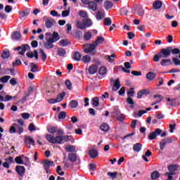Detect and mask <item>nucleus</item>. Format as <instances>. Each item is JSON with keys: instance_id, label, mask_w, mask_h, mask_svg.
Segmentation results:
<instances>
[{"instance_id": "obj_1", "label": "nucleus", "mask_w": 180, "mask_h": 180, "mask_svg": "<svg viewBox=\"0 0 180 180\" xmlns=\"http://www.w3.org/2000/svg\"><path fill=\"white\" fill-rule=\"evenodd\" d=\"M105 41V38L102 36L98 37L94 44H84V51L86 54L91 53V56H95L96 54V47H98V44H101Z\"/></svg>"}, {"instance_id": "obj_2", "label": "nucleus", "mask_w": 180, "mask_h": 180, "mask_svg": "<svg viewBox=\"0 0 180 180\" xmlns=\"http://www.w3.org/2000/svg\"><path fill=\"white\" fill-rule=\"evenodd\" d=\"M46 139L51 144H63V141H64V136H56L54 137L51 134H47Z\"/></svg>"}, {"instance_id": "obj_3", "label": "nucleus", "mask_w": 180, "mask_h": 180, "mask_svg": "<svg viewBox=\"0 0 180 180\" xmlns=\"http://www.w3.org/2000/svg\"><path fill=\"white\" fill-rule=\"evenodd\" d=\"M30 50V46L28 44H23L21 46H17L14 49V51H18V54L20 56H24L25 53H26V50ZM19 50H22L20 51Z\"/></svg>"}, {"instance_id": "obj_4", "label": "nucleus", "mask_w": 180, "mask_h": 180, "mask_svg": "<svg viewBox=\"0 0 180 180\" xmlns=\"http://www.w3.org/2000/svg\"><path fill=\"white\" fill-rule=\"evenodd\" d=\"M45 20V26L46 29H51L54 26V25H57V22H56V20L51 18H44Z\"/></svg>"}, {"instance_id": "obj_5", "label": "nucleus", "mask_w": 180, "mask_h": 180, "mask_svg": "<svg viewBox=\"0 0 180 180\" xmlns=\"http://www.w3.org/2000/svg\"><path fill=\"white\" fill-rule=\"evenodd\" d=\"M161 133H162V130H161V129H160V128H157L154 130L153 132H151L148 135V140H155V139H157V136H160V134H161Z\"/></svg>"}, {"instance_id": "obj_6", "label": "nucleus", "mask_w": 180, "mask_h": 180, "mask_svg": "<svg viewBox=\"0 0 180 180\" xmlns=\"http://www.w3.org/2000/svg\"><path fill=\"white\" fill-rule=\"evenodd\" d=\"M172 143V139L171 138H165L162 139L160 142V148L162 151L164 148H165V146L167 144H171Z\"/></svg>"}, {"instance_id": "obj_7", "label": "nucleus", "mask_w": 180, "mask_h": 180, "mask_svg": "<svg viewBox=\"0 0 180 180\" xmlns=\"http://www.w3.org/2000/svg\"><path fill=\"white\" fill-rule=\"evenodd\" d=\"M160 58H167V56L164 53V49H162L158 54L155 55L153 57V61L155 63H158Z\"/></svg>"}, {"instance_id": "obj_8", "label": "nucleus", "mask_w": 180, "mask_h": 180, "mask_svg": "<svg viewBox=\"0 0 180 180\" xmlns=\"http://www.w3.org/2000/svg\"><path fill=\"white\" fill-rule=\"evenodd\" d=\"M41 164H43L44 169H50V167L54 165V162L51 160H49L47 159H44L41 161Z\"/></svg>"}, {"instance_id": "obj_9", "label": "nucleus", "mask_w": 180, "mask_h": 180, "mask_svg": "<svg viewBox=\"0 0 180 180\" xmlns=\"http://www.w3.org/2000/svg\"><path fill=\"white\" fill-rule=\"evenodd\" d=\"M15 171L17 174L19 175V176H21V178H23L25 173L26 172V169L23 166L17 165L15 167Z\"/></svg>"}, {"instance_id": "obj_10", "label": "nucleus", "mask_w": 180, "mask_h": 180, "mask_svg": "<svg viewBox=\"0 0 180 180\" xmlns=\"http://www.w3.org/2000/svg\"><path fill=\"white\" fill-rule=\"evenodd\" d=\"M53 43L55 42H53L51 39H47V41L44 43V49L46 50H51V49H54Z\"/></svg>"}, {"instance_id": "obj_11", "label": "nucleus", "mask_w": 180, "mask_h": 180, "mask_svg": "<svg viewBox=\"0 0 180 180\" xmlns=\"http://www.w3.org/2000/svg\"><path fill=\"white\" fill-rule=\"evenodd\" d=\"M120 79L119 78H117L115 81L114 82L113 86L112 87V91L114 92H116V91H119L120 89Z\"/></svg>"}, {"instance_id": "obj_12", "label": "nucleus", "mask_w": 180, "mask_h": 180, "mask_svg": "<svg viewBox=\"0 0 180 180\" xmlns=\"http://www.w3.org/2000/svg\"><path fill=\"white\" fill-rule=\"evenodd\" d=\"M143 95H145L146 96H147V95H150V91H148V89H143L139 91L137 93V99H141Z\"/></svg>"}, {"instance_id": "obj_13", "label": "nucleus", "mask_w": 180, "mask_h": 180, "mask_svg": "<svg viewBox=\"0 0 180 180\" xmlns=\"http://www.w3.org/2000/svg\"><path fill=\"white\" fill-rule=\"evenodd\" d=\"M98 72V65H91L89 68V74L91 75H94V74H96Z\"/></svg>"}, {"instance_id": "obj_14", "label": "nucleus", "mask_w": 180, "mask_h": 180, "mask_svg": "<svg viewBox=\"0 0 180 180\" xmlns=\"http://www.w3.org/2000/svg\"><path fill=\"white\" fill-rule=\"evenodd\" d=\"M162 6V1L160 0H156L153 4V8L155 10L161 9V7Z\"/></svg>"}, {"instance_id": "obj_15", "label": "nucleus", "mask_w": 180, "mask_h": 180, "mask_svg": "<svg viewBox=\"0 0 180 180\" xmlns=\"http://www.w3.org/2000/svg\"><path fill=\"white\" fill-rule=\"evenodd\" d=\"M89 9L93 11V12H96L98 11V4L95 1H91L88 5Z\"/></svg>"}, {"instance_id": "obj_16", "label": "nucleus", "mask_w": 180, "mask_h": 180, "mask_svg": "<svg viewBox=\"0 0 180 180\" xmlns=\"http://www.w3.org/2000/svg\"><path fill=\"white\" fill-rule=\"evenodd\" d=\"M142 148H143V145H141V143H136L133 146V150L135 151L136 153H140Z\"/></svg>"}, {"instance_id": "obj_17", "label": "nucleus", "mask_w": 180, "mask_h": 180, "mask_svg": "<svg viewBox=\"0 0 180 180\" xmlns=\"http://www.w3.org/2000/svg\"><path fill=\"white\" fill-rule=\"evenodd\" d=\"M81 57H82V55L79 51H75L73 53L72 59L75 61H81Z\"/></svg>"}, {"instance_id": "obj_18", "label": "nucleus", "mask_w": 180, "mask_h": 180, "mask_svg": "<svg viewBox=\"0 0 180 180\" xmlns=\"http://www.w3.org/2000/svg\"><path fill=\"white\" fill-rule=\"evenodd\" d=\"M60 35H58V32H53L52 34V37L49 38L53 43L58 41L60 40Z\"/></svg>"}, {"instance_id": "obj_19", "label": "nucleus", "mask_w": 180, "mask_h": 180, "mask_svg": "<svg viewBox=\"0 0 180 180\" xmlns=\"http://www.w3.org/2000/svg\"><path fill=\"white\" fill-rule=\"evenodd\" d=\"M20 37H22V34L19 32H14L11 35L12 40H20Z\"/></svg>"}, {"instance_id": "obj_20", "label": "nucleus", "mask_w": 180, "mask_h": 180, "mask_svg": "<svg viewBox=\"0 0 180 180\" xmlns=\"http://www.w3.org/2000/svg\"><path fill=\"white\" fill-rule=\"evenodd\" d=\"M155 77H157V74H155V72H149L147 73L146 78L148 81H153V79H154L155 78Z\"/></svg>"}, {"instance_id": "obj_21", "label": "nucleus", "mask_w": 180, "mask_h": 180, "mask_svg": "<svg viewBox=\"0 0 180 180\" xmlns=\"http://www.w3.org/2000/svg\"><path fill=\"white\" fill-rule=\"evenodd\" d=\"M104 8L106 11H109V9H112L113 8V3L112 1L107 0L104 2Z\"/></svg>"}, {"instance_id": "obj_22", "label": "nucleus", "mask_w": 180, "mask_h": 180, "mask_svg": "<svg viewBox=\"0 0 180 180\" xmlns=\"http://www.w3.org/2000/svg\"><path fill=\"white\" fill-rule=\"evenodd\" d=\"M68 160L70 161V162H77V155L75 153H70L68 155Z\"/></svg>"}, {"instance_id": "obj_23", "label": "nucleus", "mask_w": 180, "mask_h": 180, "mask_svg": "<svg viewBox=\"0 0 180 180\" xmlns=\"http://www.w3.org/2000/svg\"><path fill=\"white\" fill-rule=\"evenodd\" d=\"M98 150L95 149H91L89 152V155L90 156V158H96L98 157Z\"/></svg>"}, {"instance_id": "obj_24", "label": "nucleus", "mask_w": 180, "mask_h": 180, "mask_svg": "<svg viewBox=\"0 0 180 180\" xmlns=\"http://www.w3.org/2000/svg\"><path fill=\"white\" fill-rule=\"evenodd\" d=\"M64 96H65V91H63L61 94H58L57 96H56V102L58 103V102H61L63 101V99H64Z\"/></svg>"}, {"instance_id": "obj_25", "label": "nucleus", "mask_w": 180, "mask_h": 180, "mask_svg": "<svg viewBox=\"0 0 180 180\" xmlns=\"http://www.w3.org/2000/svg\"><path fill=\"white\" fill-rule=\"evenodd\" d=\"M25 144H29L30 146H34L35 145L34 139H33V138H32L30 136L25 139Z\"/></svg>"}, {"instance_id": "obj_26", "label": "nucleus", "mask_w": 180, "mask_h": 180, "mask_svg": "<svg viewBox=\"0 0 180 180\" xmlns=\"http://www.w3.org/2000/svg\"><path fill=\"white\" fill-rule=\"evenodd\" d=\"M160 176V172L158 171H154L150 174V178L153 180L158 179V178Z\"/></svg>"}, {"instance_id": "obj_27", "label": "nucleus", "mask_w": 180, "mask_h": 180, "mask_svg": "<svg viewBox=\"0 0 180 180\" xmlns=\"http://www.w3.org/2000/svg\"><path fill=\"white\" fill-rule=\"evenodd\" d=\"M65 54H67L65 49L63 48L58 49V56H59V57H65Z\"/></svg>"}, {"instance_id": "obj_28", "label": "nucleus", "mask_w": 180, "mask_h": 180, "mask_svg": "<svg viewBox=\"0 0 180 180\" xmlns=\"http://www.w3.org/2000/svg\"><path fill=\"white\" fill-rule=\"evenodd\" d=\"M145 113H147L146 110H140L139 113L137 112H134V117H141Z\"/></svg>"}, {"instance_id": "obj_29", "label": "nucleus", "mask_w": 180, "mask_h": 180, "mask_svg": "<svg viewBox=\"0 0 180 180\" xmlns=\"http://www.w3.org/2000/svg\"><path fill=\"white\" fill-rule=\"evenodd\" d=\"M168 171H169V172H175V171H176V169H178V165H169L167 167Z\"/></svg>"}, {"instance_id": "obj_30", "label": "nucleus", "mask_w": 180, "mask_h": 180, "mask_svg": "<svg viewBox=\"0 0 180 180\" xmlns=\"http://www.w3.org/2000/svg\"><path fill=\"white\" fill-rule=\"evenodd\" d=\"M83 23L86 27H90V26H92V20L89 18L84 19Z\"/></svg>"}, {"instance_id": "obj_31", "label": "nucleus", "mask_w": 180, "mask_h": 180, "mask_svg": "<svg viewBox=\"0 0 180 180\" xmlns=\"http://www.w3.org/2000/svg\"><path fill=\"white\" fill-rule=\"evenodd\" d=\"M108 72V68L105 66H102L98 69V74L100 75H105Z\"/></svg>"}, {"instance_id": "obj_32", "label": "nucleus", "mask_w": 180, "mask_h": 180, "mask_svg": "<svg viewBox=\"0 0 180 180\" xmlns=\"http://www.w3.org/2000/svg\"><path fill=\"white\" fill-rule=\"evenodd\" d=\"M11 57V52L9 51H4L1 53V58L4 60H6V58H9Z\"/></svg>"}, {"instance_id": "obj_33", "label": "nucleus", "mask_w": 180, "mask_h": 180, "mask_svg": "<svg viewBox=\"0 0 180 180\" xmlns=\"http://www.w3.org/2000/svg\"><path fill=\"white\" fill-rule=\"evenodd\" d=\"M65 150L67 153H74V151H75V146L69 145L65 148Z\"/></svg>"}, {"instance_id": "obj_34", "label": "nucleus", "mask_w": 180, "mask_h": 180, "mask_svg": "<svg viewBox=\"0 0 180 180\" xmlns=\"http://www.w3.org/2000/svg\"><path fill=\"white\" fill-rule=\"evenodd\" d=\"M29 13H30L29 9H25L24 11L19 12L20 18H25V16H28Z\"/></svg>"}, {"instance_id": "obj_35", "label": "nucleus", "mask_w": 180, "mask_h": 180, "mask_svg": "<svg viewBox=\"0 0 180 180\" xmlns=\"http://www.w3.org/2000/svg\"><path fill=\"white\" fill-rule=\"evenodd\" d=\"M100 129H101V130H102V131L106 132L109 130L110 127L108 124L103 123L100 126Z\"/></svg>"}, {"instance_id": "obj_36", "label": "nucleus", "mask_w": 180, "mask_h": 180, "mask_svg": "<svg viewBox=\"0 0 180 180\" xmlns=\"http://www.w3.org/2000/svg\"><path fill=\"white\" fill-rule=\"evenodd\" d=\"M136 12H137V15H139V16H144V10H143L141 6L137 7Z\"/></svg>"}, {"instance_id": "obj_37", "label": "nucleus", "mask_w": 180, "mask_h": 180, "mask_svg": "<svg viewBox=\"0 0 180 180\" xmlns=\"http://www.w3.org/2000/svg\"><path fill=\"white\" fill-rule=\"evenodd\" d=\"M84 39L86 41H89L92 39V34L89 32H87L84 35Z\"/></svg>"}, {"instance_id": "obj_38", "label": "nucleus", "mask_w": 180, "mask_h": 180, "mask_svg": "<svg viewBox=\"0 0 180 180\" xmlns=\"http://www.w3.org/2000/svg\"><path fill=\"white\" fill-rule=\"evenodd\" d=\"M65 85H66V88L67 89H68L69 91H71L72 89V84L71 83V80L70 79H67L65 82Z\"/></svg>"}, {"instance_id": "obj_39", "label": "nucleus", "mask_w": 180, "mask_h": 180, "mask_svg": "<svg viewBox=\"0 0 180 180\" xmlns=\"http://www.w3.org/2000/svg\"><path fill=\"white\" fill-rule=\"evenodd\" d=\"M104 26H110L112 25V19L110 18H105L103 20Z\"/></svg>"}, {"instance_id": "obj_40", "label": "nucleus", "mask_w": 180, "mask_h": 180, "mask_svg": "<svg viewBox=\"0 0 180 180\" xmlns=\"http://www.w3.org/2000/svg\"><path fill=\"white\" fill-rule=\"evenodd\" d=\"M58 44H60L62 47H66V46H68L70 44V42L67 41L66 39H61L59 42Z\"/></svg>"}, {"instance_id": "obj_41", "label": "nucleus", "mask_w": 180, "mask_h": 180, "mask_svg": "<svg viewBox=\"0 0 180 180\" xmlns=\"http://www.w3.org/2000/svg\"><path fill=\"white\" fill-rule=\"evenodd\" d=\"M105 18V15H103V13L102 11H98L96 13V19L97 20H102Z\"/></svg>"}, {"instance_id": "obj_42", "label": "nucleus", "mask_w": 180, "mask_h": 180, "mask_svg": "<svg viewBox=\"0 0 180 180\" xmlns=\"http://www.w3.org/2000/svg\"><path fill=\"white\" fill-rule=\"evenodd\" d=\"M70 106L72 109H75L78 106V101L72 100L70 103Z\"/></svg>"}, {"instance_id": "obj_43", "label": "nucleus", "mask_w": 180, "mask_h": 180, "mask_svg": "<svg viewBox=\"0 0 180 180\" xmlns=\"http://www.w3.org/2000/svg\"><path fill=\"white\" fill-rule=\"evenodd\" d=\"M92 105H94V106H96V108H98V106H99V98L94 97L92 99Z\"/></svg>"}, {"instance_id": "obj_44", "label": "nucleus", "mask_w": 180, "mask_h": 180, "mask_svg": "<svg viewBox=\"0 0 180 180\" xmlns=\"http://www.w3.org/2000/svg\"><path fill=\"white\" fill-rule=\"evenodd\" d=\"M77 26L78 29H82V30L86 28V27H85V24L81 21H77Z\"/></svg>"}, {"instance_id": "obj_45", "label": "nucleus", "mask_w": 180, "mask_h": 180, "mask_svg": "<svg viewBox=\"0 0 180 180\" xmlns=\"http://www.w3.org/2000/svg\"><path fill=\"white\" fill-rule=\"evenodd\" d=\"M75 39H77V40H81V38L82 37V32L76 31L75 32Z\"/></svg>"}, {"instance_id": "obj_46", "label": "nucleus", "mask_w": 180, "mask_h": 180, "mask_svg": "<svg viewBox=\"0 0 180 180\" xmlns=\"http://www.w3.org/2000/svg\"><path fill=\"white\" fill-rule=\"evenodd\" d=\"M30 67H31V72H37V65H34V63H30Z\"/></svg>"}, {"instance_id": "obj_47", "label": "nucleus", "mask_w": 180, "mask_h": 180, "mask_svg": "<svg viewBox=\"0 0 180 180\" xmlns=\"http://www.w3.org/2000/svg\"><path fill=\"white\" fill-rule=\"evenodd\" d=\"M15 126H16V128H17V133L18 134H22V133H23V127H22V125H19V124H14Z\"/></svg>"}, {"instance_id": "obj_48", "label": "nucleus", "mask_w": 180, "mask_h": 180, "mask_svg": "<svg viewBox=\"0 0 180 180\" xmlns=\"http://www.w3.org/2000/svg\"><path fill=\"white\" fill-rule=\"evenodd\" d=\"M134 94H136V91H134V88H129V91H127V96L130 98H133V96H134Z\"/></svg>"}, {"instance_id": "obj_49", "label": "nucleus", "mask_w": 180, "mask_h": 180, "mask_svg": "<svg viewBox=\"0 0 180 180\" xmlns=\"http://www.w3.org/2000/svg\"><path fill=\"white\" fill-rule=\"evenodd\" d=\"M9 79H11V76H4L0 78L1 82H4V84H6Z\"/></svg>"}, {"instance_id": "obj_50", "label": "nucleus", "mask_w": 180, "mask_h": 180, "mask_svg": "<svg viewBox=\"0 0 180 180\" xmlns=\"http://www.w3.org/2000/svg\"><path fill=\"white\" fill-rule=\"evenodd\" d=\"M39 53H41V58H42V61H46V60H47V55L46 54V53H44V51L41 49H39Z\"/></svg>"}, {"instance_id": "obj_51", "label": "nucleus", "mask_w": 180, "mask_h": 180, "mask_svg": "<svg viewBox=\"0 0 180 180\" xmlns=\"http://www.w3.org/2000/svg\"><path fill=\"white\" fill-rule=\"evenodd\" d=\"M82 61H83V63H89V61H91V56H89V55L84 56L82 58Z\"/></svg>"}, {"instance_id": "obj_52", "label": "nucleus", "mask_w": 180, "mask_h": 180, "mask_svg": "<svg viewBox=\"0 0 180 180\" xmlns=\"http://www.w3.org/2000/svg\"><path fill=\"white\" fill-rule=\"evenodd\" d=\"M106 57L108 63H113L115 61V59L113 58H116V55L112 54L111 56H107Z\"/></svg>"}, {"instance_id": "obj_53", "label": "nucleus", "mask_w": 180, "mask_h": 180, "mask_svg": "<svg viewBox=\"0 0 180 180\" xmlns=\"http://www.w3.org/2000/svg\"><path fill=\"white\" fill-rule=\"evenodd\" d=\"M70 7L68 8V10L62 11V18H67V16H70Z\"/></svg>"}, {"instance_id": "obj_54", "label": "nucleus", "mask_w": 180, "mask_h": 180, "mask_svg": "<svg viewBox=\"0 0 180 180\" xmlns=\"http://www.w3.org/2000/svg\"><path fill=\"white\" fill-rule=\"evenodd\" d=\"M67 117V112H65V111H61L60 112H59L58 115V119L59 120H64L65 119V117Z\"/></svg>"}, {"instance_id": "obj_55", "label": "nucleus", "mask_w": 180, "mask_h": 180, "mask_svg": "<svg viewBox=\"0 0 180 180\" xmlns=\"http://www.w3.org/2000/svg\"><path fill=\"white\" fill-rule=\"evenodd\" d=\"M107 175H108V176H110L112 178V179H116V176H117V172H108L107 173Z\"/></svg>"}, {"instance_id": "obj_56", "label": "nucleus", "mask_w": 180, "mask_h": 180, "mask_svg": "<svg viewBox=\"0 0 180 180\" xmlns=\"http://www.w3.org/2000/svg\"><path fill=\"white\" fill-rule=\"evenodd\" d=\"M15 161L16 164H18V165L25 164L23 163V160H22V156H17L15 159Z\"/></svg>"}, {"instance_id": "obj_57", "label": "nucleus", "mask_w": 180, "mask_h": 180, "mask_svg": "<svg viewBox=\"0 0 180 180\" xmlns=\"http://www.w3.org/2000/svg\"><path fill=\"white\" fill-rule=\"evenodd\" d=\"M167 63H170V64L172 65V62H171L169 59H162L160 62V65H162V67H165V64H167Z\"/></svg>"}, {"instance_id": "obj_58", "label": "nucleus", "mask_w": 180, "mask_h": 180, "mask_svg": "<svg viewBox=\"0 0 180 180\" xmlns=\"http://www.w3.org/2000/svg\"><path fill=\"white\" fill-rule=\"evenodd\" d=\"M117 120H119V122H124V115L122 113H118L117 115Z\"/></svg>"}, {"instance_id": "obj_59", "label": "nucleus", "mask_w": 180, "mask_h": 180, "mask_svg": "<svg viewBox=\"0 0 180 180\" xmlns=\"http://www.w3.org/2000/svg\"><path fill=\"white\" fill-rule=\"evenodd\" d=\"M50 15H51V16L58 17V18H60L61 16L60 14H58V12H57L56 10H52L50 12Z\"/></svg>"}, {"instance_id": "obj_60", "label": "nucleus", "mask_w": 180, "mask_h": 180, "mask_svg": "<svg viewBox=\"0 0 180 180\" xmlns=\"http://www.w3.org/2000/svg\"><path fill=\"white\" fill-rule=\"evenodd\" d=\"M79 15L81 18H88V13H86V11H80L79 12Z\"/></svg>"}, {"instance_id": "obj_61", "label": "nucleus", "mask_w": 180, "mask_h": 180, "mask_svg": "<svg viewBox=\"0 0 180 180\" xmlns=\"http://www.w3.org/2000/svg\"><path fill=\"white\" fill-rule=\"evenodd\" d=\"M4 11L6 13H11V12H12V6H9V5L6 6Z\"/></svg>"}, {"instance_id": "obj_62", "label": "nucleus", "mask_w": 180, "mask_h": 180, "mask_svg": "<svg viewBox=\"0 0 180 180\" xmlns=\"http://www.w3.org/2000/svg\"><path fill=\"white\" fill-rule=\"evenodd\" d=\"M48 131H49L51 134H56V133H57V127H52L48 130Z\"/></svg>"}, {"instance_id": "obj_63", "label": "nucleus", "mask_w": 180, "mask_h": 180, "mask_svg": "<svg viewBox=\"0 0 180 180\" xmlns=\"http://www.w3.org/2000/svg\"><path fill=\"white\" fill-rule=\"evenodd\" d=\"M172 63L174 64V65H180V60L178 59V58H173Z\"/></svg>"}, {"instance_id": "obj_64", "label": "nucleus", "mask_w": 180, "mask_h": 180, "mask_svg": "<svg viewBox=\"0 0 180 180\" xmlns=\"http://www.w3.org/2000/svg\"><path fill=\"white\" fill-rule=\"evenodd\" d=\"M28 129L30 131H34V130H36V126H34V124L30 123L28 127Z\"/></svg>"}]
</instances>
